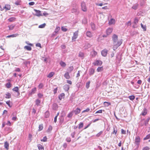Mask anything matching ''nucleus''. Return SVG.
I'll use <instances>...</instances> for the list:
<instances>
[{
	"label": "nucleus",
	"mask_w": 150,
	"mask_h": 150,
	"mask_svg": "<svg viewBox=\"0 0 150 150\" xmlns=\"http://www.w3.org/2000/svg\"><path fill=\"white\" fill-rule=\"evenodd\" d=\"M112 40L113 41V44H116L118 43V36L117 35L115 34L113 35L112 37ZM119 40H118L119 41Z\"/></svg>",
	"instance_id": "f257e3e1"
},
{
	"label": "nucleus",
	"mask_w": 150,
	"mask_h": 150,
	"mask_svg": "<svg viewBox=\"0 0 150 150\" xmlns=\"http://www.w3.org/2000/svg\"><path fill=\"white\" fill-rule=\"evenodd\" d=\"M122 42V39H121L118 41V43L117 44H113L114 45L113 47V50H115L119 46L121 45Z\"/></svg>",
	"instance_id": "f03ea898"
},
{
	"label": "nucleus",
	"mask_w": 150,
	"mask_h": 150,
	"mask_svg": "<svg viewBox=\"0 0 150 150\" xmlns=\"http://www.w3.org/2000/svg\"><path fill=\"white\" fill-rule=\"evenodd\" d=\"M43 96V95L42 94L40 93H38V98H39L41 99V100H39L38 99V106L39 104L40 103L41 101H42V102L41 103V105H43V99L42 98Z\"/></svg>",
	"instance_id": "7ed1b4c3"
},
{
	"label": "nucleus",
	"mask_w": 150,
	"mask_h": 150,
	"mask_svg": "<svg viewBox=\"0 0 150 150\" xmlns=\"http://www.w3.org/2000/svg\"><path fill=\"white\" fill-rule=\"evenodd\" d=\"M140 138L139 136H137L136 137L134 143L135 144L139 146V143L140 142Z\"/></svg>",
	"instance_id": "20e7f679"
},
{
	"label": "nucleus",
	"mask_w": 150,
	"mask_h": 150,
	"mask_svg": "<svg viewBox=\"0 0 150 150\" xmlns=\"http://www.w3.org/2000/svg\"><path fill=\"white\" fill-rule=\"evenodd\" d=\"M78 31H76L74 33L73 36L72 38V41H75L76 39L77 38L78 36Z\"/></svg>",
	"instance_id": "39448f33"
},
{
	"label": "nucleus",
	"mask_w": 150,
	"mask_h": 150,
	"mask_svg": "<svg viewBox=\"0 0 150 150\" xmlns=\"http://www.w3.org/2000/svg\"><path fill=\"white\" fill-rule=\"evenodd\" d=\"M81 7L82 10L86 12L87 11V9L86 5V4L84 2H83L81 4Z\"/></svg>",
	"instance_id": "423d86ee"
},
{
	"label": "nucleus",
	"mask_w": 150,
	"mask_h": 150,
	"mask_svg": "<svg viewBox=\"0 0 150 150\" xmlns=\"http://www.w3.org/2000/svg\"><path fill=\"white\" fill-rule=\"evenodd\" d=\"M72 13H75L76 14H78L79 12L78 9V7L76 6L75 8H72L71 10Z\"/></svg>",
	"instance_id": "0eeeda50"
},
{
	"label": "nucleus",
	"mask_w": 150,
	"mask_h": 150,
	"mask_svg": "<svg viewBox=\"0 0 150 150\" xmlns=\"http://www.w3.org/2000/svg\"><path fill=\"white\" fill-rule=\"evenodd\" d=\"M138 20L137 18H135L133 22L134 25L132 26L133 28H137V24L138 23Z\"/></svg>",
	"instance_id": "6e6552de"
},
{
	"label": "nucleus",
	"mask_w": 150,
	"mask_h": 150,
	"mask_svg": "<svg viewBox=\"0 0 150 150\" xmlns=\"http://www.w3.org/2000/svg\"><path fill=\"white\" fill-rule=\"evenodd\" d=\"M102 64V61L100 60H97L93 63L95 66H100Z\"/></svg>",
	"instance_id": "1a4fd4ad"
},
{
	"label": "nucleus",
	"mask_w": 150,
	"mask_h": 150,
	"mask_svg": "<svg viewBox=\"0 0 150 150\" xmlns=\"http://www.w3.org/2000/svg\"><path fill=\"white\" fill-rule=\"evenodd\" d=\"M108 53V50L106 49L103 50L101 52L102 55L103 57L106 56Z\"/></svg>",
	"instance_id": "9d476101"
},
{
	"label": "nucleus",
	"mask_w": 150,
	"mask_h": 150,
	"mask_svg": "<svg viewBox=\"0 0 150 150\" xmlns=\"http://www.w3.org/2000/svg\"><path fill=\"white\" fill-rule=\"evenodd\" d=\"M72 111L73 113H74L75 115H77L80 113L81 110L80 108H77L75 110Z\"/></svg>",
	"instance_id": "9b49d317"
},
{
	"label": "nucleus",
	"mask_w": 150,
	"mask_h": 150,
	"mask_svg": "<svg viewBox=\"0 0 150 150\" xmlns=\"http://www.w3.org/2000/svg\"><path fill=\"white\" fill-rule=\"evenodd\" d=\"M113 30L112 28H108L106 30V33L107 35H109L112 32Z\"/></svg>",
	"instance_id": "f8f14e48"
},
{
	"label": "nucleus",
	"mask_w": 150,
	"mask_h": 150,
	"mask_svg": "<svg viewBox=\"0 0 150 150\" xmlns=\"http://www.w3.org/2000/svg\"><path fill=\"white\" fill-rule=\"evenodd\" d=\"M95 70L93 68H91L89 70V74L90 76L93 74Z\"/></svg>",
	"instance_id": "ddd939ff"
},
{
	"label": "nucleus",
	"mask_w": 150,
	"mask_h": 150,
	"mask_svg": "<svg viewBox=\"0 0 150 150\" xmlns=\"http://www.w3.org/2000/svg\"><path fill=\"white\" fill-rule=\"evenodd\" d=\"M86 35L87 37L91 38L93 36L92 33L90 31H87L86 33Z\"/></svg>",
	"instance_id": "4468645a"
},
{
	"label": "nucleus",
	"mask_w": 150,
	"mask_h": 150,
	"mask_svg": "<svg viewBox=\"0 0 150 150\" xmlns=\"http://www.w3.org/2000/svg\"><path fill=\"white\" fill-rule=\"evenodd\" d=\"M69 88V86L68 84H65L63 86V88L65 91H68Z\"/></svg>",
	"instance_id": "2eb2a0df"
},
{
	"label": "nucleus",
	"mask_w": 150,
	"mask_h": 150,
	"mask_svg": "<svg viewBox=\"0 0 150 150\" xmlns=\"http://www.w3.org/2000/svg\"><path fill=\"white\" fill-rule=\"evenodd\" d=\"M91 45H90V43H86L85 44L84 47H85V49H87L88 48L91 47Z\"/></svg>",
	"instance_id": "dca6fc26"
},
{
	"label": "nucleus",
	"mask_w": 150,
	"mask_h": 150,
	"mask_svg": "<svg viewBox=\"0 0 150 150\" xmlns=\"http://www.w3.org/2000/svg\"><path fill=\"white\" fill-rule=\"evenodd\" d=\"M4 9H5L6 10H10L11 9V6L8 4H6L5 6L4 7Z\"/></svg>",
	"instance_id": "f3484780"
},
{
	"label": "nucleus",
	"mask_w": 150,
	"mask_h": 150,
	"mask_svg": "<svg viewBox=\"0 0 150 150\" xmlns=\"http://www.w3.org/2000/svg\"><path fill=\"white\" fill-rule=\"evenodd\" d=\"M9 144L7 142H6L4 143V147L5 149L8 150L9 149Z\"/></svg>",
	"instance_id": "a211bd4d"
},
{
	"label": "nucleus",
	"mask_w": 150,
	"mask_h": 150,
	"mask_svg": "<svg viewBox=\"0 0 150 150\" xmlns=\"http://www.w3.org/2000/svg\"><path fill=\"white\" fill-rule=\"evenodd\" d=\"M65 96V94L64 93H61L58 96L59 99L61 100L62 98H64Z\"/></svg>",
	"instance_id": "6ab92c4d"
},
{
	"label": "nucleus",
	"mask_w": 150,
	"mask_h": 150,
	"mask_svg": "<svg viewBox=\"0 0 150 150\" xmlns=\"http://www.w3.org/2000/svg\"><path fill=\"white\" fill-rule=\"evenodd\" d=\"M12 90L18 93V94L20 95V93L18 91V87L16 86V87H15L12 89Z\"/></svg>",
	"instance_id": "aec40b11"
},
{
	"label": "nucleus",
	"mask_w": 150,
	"mask_h": 150,
	"mask_svg": "<svg viewBox=\"0 0 150 150\" xmlns=\"http://www.w3.org/2000/svg\"><path fill=\"white\" fill-rule=\"evenodd\" d=\"M64 76L67 79H69L70 78V76L68 72H67L64 74Z\"/></svg>",
	"instance_id": "412c9836"
},
{
	"label": "nucleus",
	"mask_w": 150,
	"mask_h": 150,
	"mask_svg": "<svg viewBox=\"0 0 150 150\" xmlns=\"http://www.w3.org/2000/svg\"><path fill=\"white\" fill-rule=\"evenodd\" d=\"M74 69V68L73 66H71L68 67L67 69V70L69 73H71V71H73Z\"/></svg>",
	"instance_id": "4be33fe9"
},
{
	"label": "nucleus",
	"mask_w": 150,
	"mask_h": 150,
	"mask_svg": "<svg viewBox=\"0 0 150 150\" xmlns=\"http://www.w3.org/2000/svg\"><path fill=\"white\" fill-rule=\"evenodd\" d=\"M115 23V20L112 18L111 19L110 21H109V25H111L112 24H114Z\"/></svg>",
	"instance_id": "5701e85b"
},
{
	"label": "nucleus",
	"mask_w": 150,
	"mask_h": 150,
	"mask_svg": "<svg viewBox=\"0 0 150 150\" xmlns=\"http://www.w3.org/2000/svg\"><path fill=\"white\" fill-rule=\"evenodd\" d=\"M59 64L61 65V66L63 67H64L66 66V63L63 62V61H61L59 62Z\"/></svg>",
	"instance_id": "b1692460"
},
{
	"label": "nucleus",
	"mask_w": 150,
	"mask_h": 150,
	"mask_svg": "<svg viewBox=\"0 0 150 150\" xmlns=\"http://www.w3.org/2000/svg\"><path fill=\"white\" fill-rule=\"evenodd\" d=\"M91 25L92 30H95L96 29V26L94 23H91Z\"/></svg>",
	"instance_id": "393cba45"
},
{
	"label": "nucleus",
	"mask_w": 150,
	"mask_h": 150,
	"mask_svg": "<svg viewBox=\"0 0 150 150\" xmlns=\"http://www.w3.org/2000/svg\"><path fill=\"white\" fill-rule=\"evenodd\" d=\"M16 18L15 17H11L10 18H9L8 19V21H9V22H13V21H14L15 19H16Z\"/></svg>",
	"instance_id": "a878e982"
},
{
	"label": "nucleus",
	"mask_w": 150,
	"mask_h": 150,
	"mask_svg": "<svg viewBox=\"0 0 150 150\" xmlns=\"http://www.w3.org/2000/svg\"><path fill=\"white\" fill-rule=\"evenodd\" d=\"M15 26V25L13 24L9 25L8 26V27L9 28V30H13Z\"/></svg>",
	"instance_id": "bb28decb"
},
{
	"label": "nucleus",
	"mask_w": 150,
	"mask_h": 150,
	"mask_svg": "<svg viewBox=\"0 0 150 150\" xmlns=\"http://www.w3.org/2000/svg\"><path fill=\"white\" fill-rule=\"evenodd\" d=\"M36 91V88H33L31 92H29V94L31 95L33 94H34L35 93V92Z\"/></svg>",
	"instance_id": "cd10ccee"
},
{
	"label": "nucleus",
	"mask_w": 150,
	"mask_h": 150,
	"mask_svg": "<svg viewBox=\"0 0 150 150\" xmlns=\"http://www.w3.org/2000/svg\"><path fill=\"white\" fill-rule=\"evenodd\" d=\"M54 74V72H51L48 75L47 77L49 78H50L53 76Z\"/></svg>",
	"instance_id": "c85d7f7f"
},
{
	"label": "nucleus",
	"mask_w": 150,
	"mask_h": 150,
	"mask_svg": "<svg viewBox=\"0 0 150 150\" xmlns=\"http://www.w3.org/2000/svg\"><path fill=\"white\" fill-rule=\"evenodd\" d=\"M5 95V97L6 98H9L11 97V94L8 92Z\"/></svg>",
	"instance_id": "c756f323"
},
{
	"label": "nucleus",
	"mask_w": 150,
	"mask_h": 150,
	"mask_svg": "<svg viewBox=\"0 0 150 150\" xmlns=\"http://www.w3.org/2000/svg\"><path fill=\"white\" fill-rule=\"evenodd\" d=\"M138 6V4L137 3L135 4H134L132 6V8L134 10H136Z\"/></svg>",
	"instance_id": "7c9ffc66"
},
{
	"label": "nucleus",
	"mask_w": 150,
	"mask_h": 150,
	"mask_svg": "<svg viewBox=\"0 0 150 150\" xmlns=\"http://www.w3.org/2000/svg\"><path fill=\"white\" fill-rule=\"evenodd\" d=\"M24 49L27 50L28 51H30L32 50L31 48L29 46H25L24 47Z\"/></svg>",
	"instance_id": "2f4dec72"
},
{
	"label": "nucleus",
	"mask_w": 150,
	"mask_h": 150,
	"mask_svg": "<svg viewBox=\"0 0 150 150\" xmlns=\"http://www.w3.org/2000/svg\"><path fill=\"white\" fill-rule=\"evenodd\" d=\"M50 116V113L49 111H47L45 113V117L47 118L48 117Z\"/></svg>",
	"instance_id": "473e14b6"
},
{
	"label": "nucleus",
	"mask_w": 150,
	"mask_h": 150,
	"mask_svg": "<svg viewBox=\"0 0 150 150\" xmlns=\"http://www.w3.org/2000/svg\"><path fill=\"white\" fill-rule=\"evenodd\" d=\"M73 115V112L72 111L70 112L67 115V117L69 118H71Z\"/></svg>",
	"instance_id": "72a5a7b5"
},
{
	"label": "nucleus",
	"mask_w": 150,
	"mask_h": 150,
	"mask_svg": "<svg viewBox=\"0 0 150 150\" xmlns=\"http://www.w3.org/2000/svg\"><path fill=\"white\" fill-rule=\"evenodd\" d=\"M115 129L114 127L113 128V131L112 132V134H116L117 132V129L116 127L115 126Z\"/></svg>",
	"instance_id": "f704fd0d"
},
{
	"label": "nucleus",
	"mask_w": 150,
	"mask_h": 150,
	"mask_svg": "<svg viewBox=\"0 0 150 150\" xmlns=\"http://www.w3.org/2000/svg\"><path fill=\"white\" fill-rule=\"evenodd\" d=\"M52 126L50 125L49 127L48 128L47 130V132H50L52 130Z\"/></svg>",
	"instance_id": "c9c22d12"
},
{
	"label": "nucleus",
	"mask_w": 150,
	"mask_h": 150,
	"mask_svg": "<svg viewBox=\"0 0 150 150\" xmlns=\"http://www.w3.org/2000/svg\"><path fill=\"white\" fill-rule=\"evenodd\" d=\"M6 88H9L11 86V84L10 82H8L6 84Z\"/></svg>",
	"instance_id": "e433bc0d"
},
{
	"label": "nucleus",
	"mask_w": 150,
	"mask_h": 150,
	"mask_svg": "<svg viewBox=\"0 0 150 150\" xmlns=\"http://www.w3.org/2000/svg\"><path fill=\"white\" fill-rule=\"evenodd\" d=\"M141 27L143 29L144 31H146V27L145 25H143L142 23L141 24Z\"/></svg>",
	"instance_id": "4c0bfd02"
},
{
	"label": "nucleus",
	"mask_w": 150,
	"mask_h": 150,
	"mask_svg": "<svg viewBox=\"0 0 150 150\" xmlns=\"http://www.w3.org/2000/svg\"><path fill=\"white\" fill-rule=\"evenodd\" d=\"M135 97L134 95H131L129 96L128 98L131 100H133L135 99Z\"/></svg>",
	"instance_id": "58836bf2"
},
{
	"label": "nucleus",
	"mask_w": 150,
	"mask_h": 150,
	"mask_svg": "<svg viewBox=\"0 0 150 150\" xmlns=\"http://www.w3.org/2000/svg\"><path fill=\"white\" fill-rule=\"evenodd\" d=\"M38 149L39 150H44V147L40 144L39 145H38Z\"/></svg>",
	"instance_id": "ea45409f"
},
{
	"label": "nucleus",
	"mask_w": 150,
	"mask_h": 150,
	"mask_svg": "<svg viewBox=\"0 0 150 150\" xmlns=\"http://www.w3.org/2000/svg\"><path fill=\"white\" fill-rule=\"evenodd\" d=\"M103 70V67H98L97 69V71L98 72H100L102 71Z\"/></svg>",
	"instance_id": "a19ab883"
},
{
	"label": "nucleus",
	"mask_w": 150,
	"mask_h": 150,
	"mask_svg": "<svg viewBox=\"0 0 150 150\" xmlns=\"http://www.w3.org/2000/svg\"><path fill=\"white\" fill-rule=\"evenodd\" d=\"M46 25V24L45 23H44L43 24L39 25L38 26V28H43L45 27Z\"/></svg>",
	"instance_id": "79ce46f5"
},
{
	"label": "nucleus",
	"mask_w": 150,
	"mask_h": 150,
	"mask_svg": "<svg viewBox=\"0 0 150 150\" xmlns=\"http://www.w3.org/2000/svg\"><path fill=\"white\" fill-rule=\"evenodd\" d=\"M147 112L146 110L145 109L144 110L142 111L141 115L143 116H145Z\"/></svg>",
	"instance_id": "37998d69"
},
{
	"label": "nucleus",
	"mask_w": 150,
	"mask_h": 150,
	"mask_svg": "<svg viewBox=\"0 0 150 150\" xmlns=\"http://www.w3.org/2000/svg\"><path fill=\"white\" fill-rule=\"evenodd\" d=\"M47 138L46 136L44 137L43 138L41 139V142H46L47 141Z\"/></svg>",
	"instance_id": "c03bdc74"
},
{
	"label": "nucleus",
	"mask_w": 150,
	"mask_h": 150,
	"mask_svg": "<svg viewBox=\"0 0 150 150\" xmlns=\"http://www.w3.org/2000/svg\"><path fill=\"white\" fill-rule=\"evenodd\" d=\"M84 55V54L83 52H79V57H83Z\"/></svg>",
	"instance_id": "a18cd8bd"
},
{
	"label": "nucleus",
	"mask_w": 150,
	"mask_h": 150,
	"mask_svg": "<svg viewBox=\"0 0 150 150\" xmlns=\"http://www.w3.org/2000/svg\"><path fill=\"white\" fill-rule=\"evenodd\" d=\"M90 83V81H88L86 83V87L87 89H88L89 87V85Z\"/></svg>",
	"instance_id": "49530a36"
},
{
	"label": "nucleus",
	"mask_w": 150,
	"mask_h": 150,
	"mask_svg": "<svg viewBox=\"0 0 150 150\" xmlns=\"http://www.w3.org/2000/svg\"><path fill=\"white\" fill-rule=\"evenodd\" d=\"M149 120L150 118H149L145 121L144 125L145 126H146L148 124V122L149 121Z\"/></svg>",
	"instance_id": "de8ad7c7"
},
{
	"label": "nucleus",
	"mask_w": 150,
	"mask_h": 150,
	"mask_svg": "<svg viewBox=\"0 0 150 150\" xmlns=\"http://www.w3.org/2000/svg\"><path fill=\"white\" fill-rule=\"evenodd\" d=\"M83 124L82 122H80V124H79V129H81V128L83 127Z\"/></svg>",
	"instance_id": "09e8293b"
},
{
	"label": "nucleus",
	"mask_w": 150,
	"mask_h": 150,
	"mask_svg": "<svg viewBox=\"0 0 150 150\" xmlns=\"http://www.w3.org/2000/svg\"><path fill=\"white\" fill-rule=\"evenodd\" d=\"M44 86V85L42 83H40L38 86V87L40 89L42 88Z\"/></svg>",
	"instance_id": "8fccbe9b"
},
{
	"label": "nucleus",
	"mask_w": 150,
	"mask_h": 150,
	"mask_svg": "<svg viewBox=\"0 0 150 150\" xmlns=\"http://www.w3.org/2000/svg\"><path fill=\"white\" fill-rule=\"evenodd\" d=\"M60 29V28L59 27H56V29H55L54 32L56 33H57L59 31V30Z\"/></svg>",
	"instance_id": "3c124183"
},
{
	"label": "nucleus",
	"mask_w": 150,
	"mask_h": 150,
	"mask_svg": "<svg viewBox=\"0 0 150 150\" xmlns=\"http://www.w3.org/2000/svg\"><path fill=\"white\" fill-rule=\"evenodd\" d=\"M43 128V126L42 124L40 125L39 127L38 130L40 131Z\"/></svg>",
	"instance_id": "603ef678"
},
{
	"label": "nucleus",
	"mask_w": 150,
	"mask_h": 150,
	"mask_svg": "<svg viewBox=\"0 0 150 150\" xmlns=\"http://www.w3.org/2000/svg\"><path fill=\"white\" fill-rule=\"evenodd\" d=\"M82 23L84 24H86L87 22V20L86 18H83L82 21Z\"/></svg>",
	"instance_id": "864d4df0"
},
{
	"label": "nucleus",
	"mask_w": 150,
	"mask_h": 150,
	"mask_svg": "<svg viewBox=\"0 0 150 150\" xmlns=\"http://www.w3.org/2000/svg\"><path fill=\"white\" fill-rule=\"evenodd\" d=\"M104 104L105 106H108L109 105H110V104L108 102H105L104 103Z\"/></svg>",
	"instance_id": "5fc2aeb1"
},
{
	"label": "nucleus",
	"mask_w": 150,
	"mask_h": 150,
	"mask_svg": "<svg viewBox=\"0 0 150 150\" xmlns=\"http://www.w3.org/2000/svg\"><path fill=\"white\" fill-rule=\"evenodd\" d=\"M150 138V134H149L147 135L146 137L144 138V140H146L149 139Z\"/></svg>",
	"instance_id": "6e6d98bb"
},
{
	"label": "nucleus",
	"mask_w": 150,
	"mask_h": 150,
	"mask_svg": "<svg viewBox=\"0 0 150 150\" xmlns=\"http://www.w3.org/2000/svg\"><path fill=\"white\" fill-rule=\"evenodd\" d=\"M61 29L62 31L64 32H66L67 30V29L64 27H62Z\"/></svg>",
	"instance_id": "4d7b16f0"
},
{
	"label": "nucleus",
	"mask_w": 150,
	"mask_h": 150,
	"mask_svg": "<svg viewBox=\"0 0 150 150\" xmlns=\"http://www.w3.org/2000/svg\"><path fill=\"white\" fill-rule=\"evenodd\" d=\"M90 110V108H87L86 109L84 110L82 112V113L85 112H88Z\"/></svg>",
	"instance_id": "13d9d810"
},
{
	"label": "nucleus",
	"mask_w": 150,
	"mask_h": 150,
	"mask_svg": "<svg viewBox=\"0 0 150 150\" xmlns=\"http://www.w3.org/2000/svg\"><path fill=\"white\" fill-rule=\"evenodd\" d=\"M103 132L102 131H100L96 135V136L98 137H99L101 134Z\"/></svg>",
	"instance_id": "bf43d9fd"
},
{
	"label": "nucleus",
	"mask_w": 150,
	"mask_h": 150,
	"mask_svg": "<svg viewBox=\"0 0 150 150\" xmlns=\"http://www.w3.org/2000/svg\"><path fill=\"white\" fill-rule=\"evenodd\" d=\"M20 0H18L15 2V4L17 5H20Z\"/></svg>",
	"instance_id": "052dcab7"
},
{
	"label": "nucleus",
	"mask_w": 150,
	"mask_h": 150,
	"mask_svg": "<svg viewBox=\"0 0 150 150\" xmlns=\"http://www.w3.org/2000/svg\"><path fill=\"white\" fill-rule=\"evenodd\" d=\"M18 35L17 34H15L10 35V36H11V37H15L17 36Z\"/></svg>",
	"instance_id": "680f3d73"
},
{
	"label": "nucleus",
	"mask_w": 150,
	"mask_h": 150,
	"mask_svg": "<svg viewBox=\"0 0 150 150\" xmlns=\"http://www.w3.org/2000/svg\"><path fill=\"white\" fill-rule=\"evenodd\" d=\"M131 24V23L130 21H129L128 22L126 23L125 25L127 26L130 25Z\"/></svg>",
	"instance_id": "e2e57ef3"
},
{
	"label": "nucleus",
	"mask_w": 150,
	"mask_h": 150,
	"mask_svg": "<svg viewBox=\"0 0 150 150\" xmlns=\"http://www.w3.org/2000/svg\"><path fill=\"white\" fill-rule=\"evenodd\" d=\"M150 148L148 146H146L143 148L142 150H149Z\"/></svg>",
	"instance_id": "0e129e2a"
},
{
	"label": "nucleus",
	"mask_w": 150,
	"mask_h": 150,
	"mask_svg": "<svg viewBox=\"0 0 150 150\" xmlns=\"http://www.w3.org/2000/svg\"><path fill=\"white\" fill-rule=\"evenodd\" d=\"M66 141L69 142H70L71 141V138L69 137H67L66 139Z\"/></svg>",
	"instance_id": "69168bd1"
},
{
	"label": "nucleus",
	"mask_w": 150,
	"mask_h": 150,
	"mask_svg": "<svg viewBox=\"0 0 150 150\" xmlns=\"http://www.w3.org/2000/svg\"><path fill=\"white\" fill-rule=\"evenodd\" d=\"M10 100L8 101H7L6 102V104L8 106L10 107H11V106L10 105Z\"/></svg>",
	"instance_id": "338daca9"
},
{
	"label": "nucleus",
	"mask_w": 150,
	"mask_h": 150,
	"mask_svg": "<svg viewBox=\"0 0 150 150\" xmlns=\"http://www.w3.org/2000/svg\"><path fill=\"white\" fill-rule=\"evenodd\" d=\"M121 134H126V131L122 129H121Z\"/></svg>",
	"instance_id": "774afa93"
}]
</instances>
